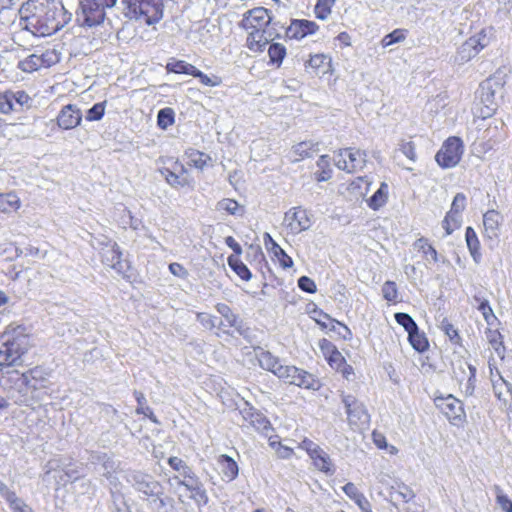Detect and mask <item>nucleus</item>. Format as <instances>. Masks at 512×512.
Masks as SVG:
<instances>
[{"mask_svg": "<svg viewBox=\"0 0 512 512\" xmlns=\"http://www.w3.org/2000/svg\"><path fill=\"white\" fill-rule=\"evenodd\" d=\"M169 271L176 277H179V278H182V279H185L188 277V271L187 269L179 264V263H171L169 265Z\"/></svg>", "mask_w": 512, "mask_h": 512, "instance_id": "obj_63", "label": "nucleus"}, {"mask_svg": "<svg viewBox=\"0 0 512 512\" xmlns=\"http://www.w3.org/2000/svg\"><path fill=\"white\" fill-rule=\"evenodd\" d=\"M501 222L500 214L495 210L487 211L483 216V225L485 231L490 238L497 235V231Z\"/></svg>", "mask_w": 512, "mask_h": 512, "instance_id": "obj_27", "label": "nucleus"}, {"mask_svg": "<svg viewBox=\"0 0 512 512\" xmlns=\"http://www.w3.org/2000/svg\"><path fill=\"white\" fill-rule=\"evenodd\" d=\"M174 123V111L171 108H164L158 112L157 124L160 128L166 129Z\"/></svg>", "mask_w": 512, "mask_h": 512, "instance_id": "obj_43", "label": "nucleus"}, {"mask_svg": "<svg viewBox=\"0 0 512 512\" xmlns=\"http://www.w3.org/2000/svg\"><path fill=\"white\" fill-rule=\"evenodd\" d=\"M168 463L172 469L179 472V474L183 477H189L191 474V469L186 465V463L178 457H170L168 459Z\"/></svg>", "mask_w": 512, "mask_h": 512, "instance_id": "obj_50", "label": "nucleus"}, {"mask_svg": "<svg viewBox=\"0 0 512 512\" xmlns=\"http://www.w3.org/2000/svg\"><path fill=\"white\" fill-rule=\"evenodd\" d=\"M95 240L99 246H103L101 253L103 264L111 267L117 274L128 277L130 265L121 259L122 253L117 243L107 238L103 240L96 238Z\"/></svg>", "mask_w": 512, "mask_h": 512, "instance_id": "obj_6", "label": "nucleus"}, {"mask_svg": "<svg viewBox=\"0 0 512 512\" xmlns=\"http://www.w3.org/2000/svg\"><path fill=\"white\" fill-rule=\"evenodd\" d=\"M20 25L34 36H50L71 20L60 0H27L20 9Z\"/></svg>", "mask_w": 512, "mask_h": 512, "instance_id": "obj_1", "label": "nucleus"}, {"mask_svg": "<svg viewBox=\"0 0 512 512\" xmlns=\"http://www.w3.org/2000/svg\"><path fill=\"white\" fill-rule=\"evenodd\" d=\"M367 153L356 148L340 149L335 155V165L347 173H357L364 169Z\"/></svg>", "mask_w": 512, "mask_h": 512, "instance_id": "obj_7", "label": "nucleus"}, {"mask_svg": "<svg viewBox=\"0 0 512 512\" xmlns=\"http://www.w3.org/2000/svg\"><path fill=\"white\" fill-rule=\"evenodd\" d=\"M255 357L257 358L261 368L270 371L274 374V371H278L281 367L279 358L272 355L269 351H264L261 348L254 349Z\"/></svg>", "mask_w": 512, "mask_h": 512, "instance_id": "obj_23", "label": "nucleus"}, {"mask_svg": "<svg viewBox=\"0 0 512 512\" xmlns=\"http://www.w3.org/2000/svg\"><path fill=\"white\" fill-rule=\"evenodd\" d=\"M268 55L270 62L279 67L286 56V48L280 43H273L269 46Z\"/></svg>", "mask_w": 512, "mask_h": 512, "instance_id": "obj_39", "label": "nucleus"}, {"mask_svg": "<svg viewBox=\"0 0 512 512\" xmlns=\"http://www.w3.org/2000/svg\"><path fill=\"white\" fill-rule=\"evenodd\" d=\"M241 413L244 420L257 430L264 431L270 426L267 418L252 407L244 408Z\"/></svg>", "mask_w": 512, "mask_h": 512, "instance_id": "obj_22", "label": "nucleus"}, {"mask_svg": "<svg viewBox=\"0 0 512 512\" xmlns=\"http://www.w3.org/2000/svg\"><path fill=\"white\" fill-rule=\"evenodd\" d=\"M399 150L401 151V153H403L411 161H415L416 160L415 147H414L412 142H403L400 145Z\"/></svg>", "mask_w": 512, "mask_h": 512, "instance_id": "obj_62", "label": "nucleus"}, {"mask_svg": "<svg viewBox=\"0 0 512 512\" xmlns=\"http://www.w3.org/2000/svg\"><path fill=\"white\" fill-rule=\"evenodd\" d=\"M121 4L125 17L147 26L159 23L164 15L163 0H122Z\"/></svg>", "mask_w": 512, "mask_h": 512, "instance_id": "obj_4", "label": "nucleus"}, {"mask_svg": "<svg viewBox=\"0 0 512 512\" xmlns=\"http://www.w3.org/2000/svg\"><path fill=\"white\" fill-rule=\"evenodd\" d=\"M461 219L452 214L447 213L444 220L442 221V226L446 231V235H450L453 233L455 229L460 226Z\"/></svg>", "mask_w": 512, "mask_h": 512, "instance_id": "obj_56", "label": "nucleus"}, {"mask_svg": "<svg viewBox=\"0 0 512 512\" xmlns=\"http://www.w3.org/2000/svg\"><path fill=\"white\" fill-rule=\"evenodd\" d=\"M13 111L17 112L18 109L15 107V104L11 102L10 90L0 92V113L7 115Z\"/></svg>", "mask_w": 512, "mask_h": 512, "instance_id": "obj_47", "label": "nucleus"}, {"mask_svg": "<svg viewBox=\"0 0 512 512\" xmlns=\"http://www.w3.org/2000/svg\"><path fill=\"white\" fill-rule=\"evenodd\" d=\"M290 385L311 390H317L319 388V382L314 378V376L299 368H297V372L294 374Z\"/></svg>", "mask_w": 512, "mask_h": 512, "instance_id": "obj_26", "label": "nucleus"}, {"mask_svg": "<svg viewBox=\"0 0 512 512\" xmlns=\"http://www.w3.org/2000/svg\"><path fill=\"white\" fill-rule=\"evenodd\" d=\"M394 317H395L396 322L399 325H401L408 334H410V332L417 329V327H418L416 322L413 320V318L407 313L399 312V313H396Z\"/></svg>", "mask_w": 512, "mask_h": 512, "instance_id": "obj_44", "label": "nucleus"}, {"mask_svg": "<svg viewBox=\"0 0 512 512\" xmlns=\"http://www.w3.org/2000/svg\"><path fill=\"white\" fill-rule=\"evenodd\" d=\"M117 0H81L77 12V22L81 26L93 27L105 19V9L111 8Z\"/></svg>", "mask_w": 512, "mask_h": 512, "instance_id": "obj_5", "label": "nucleus"}, {"mask_svg": "<svg viewBox=\"0 0 512 512\" xmlns=\"http://www.w3.org/2000/svg\"><path fill=\"white\" fill-rule=\"evenodd\" d=\"M342 402L345 405L349 424L356 429H364L369 425L370 415L363 403L353 395H343Z\"/></svg>", "mask_w": 512, "mask_h": 512, "instance_id": "obj_12", "label": "nucleus"}, {"mask_svg": "<svg viewBox=\"0 0 512 512\" xmlns=\"http://www.w3.org/2000/svg\"><path fill=\"white\" fill-rule=\"evenodd\" d=\"M435 406L447 417L453 425L464 423L466 414L462 402L452 394L437 396L434 399Z\"/></svg>", "mask_w": 512, "mask_h": 512, "instance_id": "obj_10", "label": "nucleus"}, {"mask_svg": "<svg viewBox=\"0 0 512 512\" xmlns=\"http://www.w3.org/2000/svg\"><path fill=\"white\" fill-rule=\"evenodd\" d=\"M463 154V142L458 137H449L436 153L435 160L442 168L455 167Z\"/></svg>", "mask_w": 512, "mask_h": 512, "instance_id": "obj_8", "label": "nucleus"}, {"mask_svg": "<svg viewBox=\"0 0 512 512\" xmlns=\"http://www.w3.org/2000/svg\"><path fill=\"white\" fill-rule=\"evenodd\" d=\"M0 496L3 497L8 504L14 501L18 496L11 491L7 485L0 480Z\"/></svg>", "mask_w": 512, "mask_h": 512, "instance_id": "obj_64", "label": "nucleus"}, {"mask_svg": "<svg viewBox=\"0 0 512 512\" xmlns=\"http://www.w3.org/2000/svg\"><path fill=\"white\" fill-rule=\"evenodd\" d=\"M17 67L21 71L26 72V73H32L34 71L41 69L38 52L33 53V54L29 55L28 57H26L24 60L19 61Z\"/></svg>", "mask_w": 512, "mask_h": 512, "instance_id": "obj_38", "label": "nucleus"}, {"mask_svg": "<svg viewBox=\"0 0 512 512\" xmlns=\"http://www.w3.org/2000/svg\"><path fill=\"white\" fill-rule=\"evenodd\" d=\"M480 103L484 108L481 109V116L483 118L490 117L497 109L496 91L493 89L491 81H485L479 92Z\"/></svg>", "mask_w": 512, "mask_h": 512, "instance_id": "obj_16", "label": "nucleus"}, {"mask_svg": "<svg viewBox=\"0 0 512 512\" xmlns=\"http://www.w3.org/2000/svg\"><path fill=\"white\" fill-rule=\"evenodd\" d=\"M414 248L422 252L428 262L437 263L439 256L436 249L429 244L428 239L421 237L414 242Z\"/></svg>", "mask_w": 512, "mask_h": 512, "instance_id": "obj_28", "label": "nucleus"}, {"mask_svg": "<svg viewBox=\"0 0 512 512\" xmlns=\"http://www.w3.org/2000/svg\"><path fill=\"white\" fill-rule=\"evenodd\" d=\"M217 211H225L229 215L242 216L244 213L243 207H241L237 201L230 198H225L217 202Z\"/></svg>", "mask_w": 512, "mask_h": 512, "instance_id": "obj_30", "label": "nucleus"}, {"mask_svg": "<svg viewBox=\"0 0 512 512\" xmlns=\"http://www.w3.org/2000/svg\"><path fill=\"white\" fill-rule=\"evenodd\" d=\"M192 76L198 78L203 85L208 87H216L222 83L220 77L216 75L208 76L197 68L195 69V72L193 73Z\"/></svg>", "mask_w": 512, "mask_h": 512, "instance_id": "obj_48", "label": "nucleus"}, {"mask_svg": "<svg viewBox=\"0 0 512 512\" xmlns=\"http://www.w3.org/2000/svg\"><path fill=\"white\" fill-rule=\"evenodd\" d=\"M318 151V143L313 141H303L293 146V153L299 156L295 160L311 157Z\"/></svg>", "mask_w": 512, "mask_h": 512, "instance_id": "obj_31", "label": "nucleus"}, {"mask_svg": "<svg viewBox=\"0 0 512 512\" xmlns=\"http://www.w3.org/2000/svg\"><path fill=\"white\" fill-rule=\"evenodd\" d=\"M272 22L270 11L264 7H256L246 11L240 27L247 32L246 46L252 52H262L273 39L268 27Z\"/></svg>", "mask_w": 512, "mask_h": 512, "instance_id": "obj_2", "label": "nucleus"}, {"mask_svg": "<svg viewBox=\"0 0 512 512\" xmlns=\"http://www.w3.org/2000/svg\"><path fill=\"white\" fill-rule=\"evenodd\" d=\"M388 200V185L381 183L378 190L368 200V206L373 210L383 207Z\"/></svg>", "mask_w": 512, "mask_h": 512, "instance_id": "obj_29", "label": "nucleus"}, {"mask_svg": "<svg viewBox=\"0 0 512 512\" xmlns=\"http://www.w3.org/2000/svg\"><path fill=\"white\" fill-rule=\"evenodd\" d=\"M496 502L505 512H512V501L503 493L500 486L495 485Z\"/></svg>", "mask_w": 512, "mask_h": 512, "instance_id": "obj_51", "label": "nucleus"}, {"mask_svg": "<svg viewBox=\"0 0 512 512\" xmlns=\"http://www.w3.org/2000/svg\"><path fill=\"white\" fill-rule=\"evenodd\" d=\"M166 69L172 73L193 75L196 67L186 61L172 59L167 63Z\"/></svg>", "mask_w": 512, "mask_h": 512, "instance_id": "obj_32", "label": "nucleus"}, {"mask_svg": "<svg viewBox=\"0 0 512 512\" xmlns=\"http://www.w3.org/2000/svg\"><path fill=\"white\" fill-rule=\"evenodd\" d=\"M21 200L15 192L0 193V212L12 214L21 207Z\"/></svg>", "mask_w": 512, "mask_h": 512, "instance_id": "obj_25", "label": "nucleus"}, {"mask_svg": "<svg viewBox=\"0 0 512 512\" xmlns=\"http://www.w3.org/2000/svg\"><path fill=\"white\" fill-rule=\"evenodd\" d=\"M274 256L278 259L280 265L284 269L291 268L293 266L292 258L289 255H287L283 249L278 250V252L275 253Z\"/></svg>", "mask_w": 512, "mask_h": 512, "instance_id": "obj_61", "label": "nucleus"}, {"mask_svg": "<svg viewBox=\"0 0 512 512\" xmlns=\"http://www.w3.org/2000/svg\"><path fill=\"white\" fill-rule=\"evenodd\" d=\"M453 373L462 391L466 396H471L475 390L476 367L464 360H460L454 366Z\"/></svg>", "mask_w": 512, "mask_h": 512, "instance_id": "obj_13", "label": "nucleus"}, {"mask_svg": "<svg viewBox=\"0 0 512 512\" xmlns=\"http://www.w3.org/2000/svg\"><path fill=\"white\" fill-rule=\"evenodd\" d=\"M485 44L481 43L478 36L470 37L458 49L457 59L460 62H467L475 57L483 48Z\"/></svg>", "mask_w": 512, "mask_h": 512, "instance_id": "obj_20", "label": "nucleus"}, {"mask_svg": "<svg viewBox=\"0 0 512 512\" xmlns=\"http://www.w3.org/2000/svg\"><path fill=\"white\" fill-rule=\"evenodd\" d=\"M159 172L172 187H184L189 183L187 178L182 176L186 173V169L184 165L178 161L173 163L172 168L164 167L161 168Z\"/></svg>", "mask_w": 512, "mask_h": 512, "instance_id": "obj_17", "label": "nucleus"}, {"mask_svg": "<svg viewBox=\"0 0 512 512\" xmlns=\"http://www.w3.org/2000/svg\"><path fill=\"white\" fill-rule=\"evenodd\" d=\"M134 396L138 403L136 413L143 414V415L147 416L150 420H152L154 423H158V420H157L156 416L154 415L152 409L148 406H145L146 399H145L144 394L139 391H134Z\"/></svg>", "mask_w": 512, "mask_h": 512, "instance_id": "obj_40", "label": "nucleus"}, {"mask_svg": "<svg viewBox=\"0 0 512 512\" xmlns=\"http://www.w3.org/2000/svg\"><path fill=\"white\" fill-rule=\"evenodd\" d=\"M10 98L18 111L24 107L30 108L32 105V98L23 90H18L16 92L10 90Z\"/></svg>", "mask_w": 512, "mask_h": 512, "instance_id": "obj_37", "label": "nucleus"}, {"mask_svg": "<svg viewBox=\"0 0 512 512\" xmlns=\"http://www.w3.org/2000/svg\"><path fill=\"white\" fill-rule=\"evenodd\" d=\"M216 310L223 318L221 325H223L224 327H232L240 335H245V328L242 320L238 317V315L233 313V311L228 305L224 303H218L216 305Z\"/></svg>", "mask_w": 512, "mask_h": 512, "instance_id": "obj_18", "label": "nucleus"}, {"mask_svg": "<svg viewBox=\"0 0 512 512\" xmlns=\"http://www.w3.org/2000/svg\"><path fill=\"white\" fill-rule=\"evenodd\" d=\"M269 445L275 450V452H276V454L278 455L279 458L288 459L293 454V449L292 448L283 445L279 441H275V440H271L270 439Z\"/></svg>", "mask_w": 512, "mask_h": 512, "instance_id": "obj_55", "label": "nucleus"}, {"mask_svg": "<svg viewBox=\"0 0 512 512\" xmlns=\"http://www.w3.org/2000/svg\"><path fill=\"white\" fill-rule=\"evenodd\" d=\"M186 155L189 160V164L201 170L208 164L209 161H211V157L208 154L195 149L187 150Z\"/></svg>", "mask_w": 512, "mask_h": 512, "instance_id": "obj_33", "label": "nucleus"}, {"mask_svg": "<svg viewBox=\"0 0 512 512\" xmlns=\"http://www.w3.org/2000/svg\"><path fill=\"white\" fill-rule=\"evenodd\" d=\"M466 243L468 246V249L475 261H478L481 254L479 252L480 243L478 240V237L475 233V231L471 227H467L466 233H465Z\"/></svg>", "mask_w": 512, "mask_h": 512, "instance_id": "obj_34", "label": "nucleus"}, {"mask_svg": "<svg viewBox=\"0 0 512 512\" xmlns=\"http://www.w3.org/2000/svg\"><path fill=\"white\" fill-rule=\"evenodd\" d=\"M127 481L136 491L146 496L148 502L155 496H160L159 494L163 490V486L159 481L152 475L141 471H132L128 475Z\"/></svg>", "mask_w": 512, "mask_h": 512, "instance_id": "obj_9", "label": "nucleus"}, {"mask_svg": "<svg viewBox=\"0 0 512 512\" xmlns=\"http://www.w3.org/2000/svg\"><path fill=\"white\" fill-rule=\"evenodd\" d=\"M299 448L307 452L317 470L327 475L334 474L335 466L330 456L318 444L305 438L299 443Z\"/></svg>", "mask_w": 512, "mask_h": 512, "instance_id": "obj_11", "label": "nucleus"}, {"mask_svg": "<svg viewBox=\"0 0 512 512\" xmlns=\"http://www.w3.org/2000/svg\"><path fill=\"white\" fill-rule=\"evenodd\" d=\"M284 224L293 234H299L310 228L311 220L307 211L298 207L286 212Z\"/></svg>", "mask_w": 512, "mask_h": 512, "instance_id": "obj_14", "label": "nucleus"}, {"mask_svg": "<svg viewBox=\"0 0 512 512\" xmlns=\"http://www.w3.org/2000/svg\"><path fill=\"white\" fill-rule=\"evenodd\" d=\"M113 510L112 512H132L127 505L123 494L112 492Z\"/></svg>", "mask_w": 512, "mask_h": 512, "instance_id": "obj_54", "label": "nucleus"}, {"mask_svg": "<svg viewBox=\"0 0 512 512\" xmlns=\"http://www.w3.org/2000/svg\"><path fill=\"white\" fill-rule=\"evenodd\" d=\"M466 207V196L463 193H457L452 201L451 209L448 212L461 219V212Z\"/></svg>", "mask_w": 512, "mask_h": 512, "instance_id": "obj_46", "label": "nucleus"}, {"mask_svg": "<svg viewBox=\"0 0 512 512\" xmlns=\"http://www.w3.org/2000/svg\"><path fill=\"white\" fill-rule=\"evenodd\" d=\"M104 458L105 460L103 462V468L105 471L103 472V476L112 484L113 481L116 479L113 474L119 468V463H117L112 458L107 457L106 455L104 456Z\"/></svg>", "mask_w": 512, "mask_h": 512, "instance_id": "obj_49", "label": "nucleus"}, {"mask_svg": "<svg viewBox=\"0 0 512 512\" xmlns=\"http://www.w3.org/2000/svg\"><path fill=\"white\" fill-rule=\"evenodd\" d=\"M12 512H35L34 509L28 505L23 499L17 497L9 504Z\"/></svg>", "mask_w": 512, "mask_h": 512, "instance_id": "obj_59", "label": "nucleus"}, {"mask_svg": "<svg viewBox=\"0 0 512 512\" xmlns=\"http://www.w3.org/2000/svg\"><path fill=\"white\" fill-rule=\"evenodd\" d=\"M197 320L206 329H210L211 330V329H214L217 326V324H216L217 318L215 316H212L211 314H208V313H204V312L198 313L197 314Z\"/></svg>", "mask_w": 512, "mask_h": 512, "instance_id": "obj_58", "label": "nucleus"}, {"mask_svg": "<svg viewBox=\"0 0 512 512\" xmlns=\"http://www.w3.org/2000/svg\"><path fill=\"white\" fill-rule=\"evenodd\" d=\"M228 264L241 279L248 281L251 278L250 270L237 256H229Z\"/></svg>", "mask_w": 512, "mask_h": 512, "instance_id": "obj_35", "label": "nucleus"}, {"mask_svg": "<svg viewBox=\"0 0 512 512\" xmlns=\"http://www.w3.org/2000/svg\"><path fill=\"white\" fill-rule=\"evenodd\" d=\"M160 496H155L149 501L150 507L156 512H180L175 507L173 498L164 494V489L161 490Z\"/></svg>", "mask_w": 512, "mask_h": 512, "instance_id": "obj_24", "label": "nucleus"}, {"mask_svg": "<svg viewBox=\"0 0 512 512\" xmlns=\"http://www.w3.org/2000/svg\"><path fill=\"white\" fill-rule=\"evenodd\" d=\"M318 26L315 22L308 20H293L286 30V35L290 39H302L308 34L316 31Z\"/></svg>", "mask_w": 512, "mask_h": 512, "instance_id": "obj_19", "label": "nucleus"}, {"mask_svg": "<svg viewBox=\"0 0 512 512\" xmlns=\"http://www.w3.org/2000/svg\"><path fill=\"white\" fill-rule=\"evenodd\" d=\"M29 349V338L20 326L7 328L1 336L0 368L16 366Z\"/></svg>", "mask_w": 512, "mask_h": 512, "instance_id": "obj_3", "label": "nucleus"}, {"mask_svg": "<svg viewBox=\"0 0 512 512\" xmlns=\"http://www.w3.org/2000/svg\"><path fill=\"white\" fill-rule=\"evenodd\" d=\"M106 102H98L87 110L85 118L87 121H99L105 113Z\"/></svg>", "mask_w": 512, "mask_h": 512, "instance_id": "obj_45", "label": "nucleus"}, {"mask_svg": "<svg viewBox=\"0 0 512 512\" xmlns=\"http://www.w3.org/2000/svg\"><path fill=\"white\" fill-rule=\"evenodd\" d=\"M406 38V31L403 29H395L391 33L384 36L381 41L383 47H389L395 43H400Z\"/></svg>", "mask_w": 512, "mask_h": 512, "instance_id": "obj_42", "label": "nucleus"}, {"mask_svg": "<svg viewBox=\"0 0 512 512\" xmlns=\"http://www.w3.org/2000/svg\"><path fill=\"white\" fill-rule=\"evenodd\" d=\"M81 121V110L74 104L64 106L57 116V125L64 130L73 129L79 126Z\"/></svg>", "mask_w": 512, "mask_h": 512, "instance_id": "obj_15", "label": "nucleus"}, {"mask_svg": "<svg viewBox=\"0 0 512 512\" xmlns=\"http://www.w3.org/2000/svg\"><path fill=\"white\" fill-rule=\"evenodd\" d=\"M408 340L412 347L418 352H424L428 349V340L424 333L419 332L418 327L408 334Z\"/></svg>", "mask_w": 512, "mask_h": 512, "instance_id": "obj_36", "label": "nucleus"}, {"mask_svg": "<svg viewBox=\"0 0 512 512\" xmlns=\"http://www.w3.org/2000/svg\"><path fill=\"white\" fill-rule=\"evenodd\" d=\"M296 372L297 367L295 366L281 365V367L278 368V371H274V375H276L279 379L283 380L285 383L290 384Z\"/></svg>", "mask_w": 512, "mask_h": 512, "instance_id": "obj_52", "label": "nucleus"}, {"mask_svg": "<svg viewBox=\"0 0 512 512\" xmlns=\"http://www.w3.org/2000/svg\"><path fill=\"white\" fill-rule=\"evenodd\" d=\"M40 67L48 68L56 64L60 60L59 53L55 49H47L38 53Z\"/></svg>", "mask_w": 512, "mask_h": 512, "instance_id": "obj_41", "label": "nucleus"}, {"mask_svg": "<svg viewBox=\"0 0 512 512\" xmlns=\"http://www.w3.org/2000/svg\"><path fill=\"white\" fill-rule=\"evenodd\" d=\"M217 463L225 481L230 482L238 476V465L231 457L222 454L217 458Z\"/></svg>", "mask_w": 512, "mask_h": 512, "instance_id": "obj_21", "label": "nucleus"}, {"mask_svg": "<svg viewBox=\"0 0 512 512\" xmlns=\"http://www.w3.org/2000/svg\"><path fill=\"white\" fill-rule=\"evenodd\" d=\"M440 328L453 343H460L461 338L459 336L458 330L448 320L444 319L441 322Z\"/></svg>", "mask_w": 512, "mask_h": 512, "instance_id": "obj_53", "label": "nucleus"}, {"mask_svg": "<svg viewBox=\"0 0 512 512\" xmlns=\"http://www.w3.org/2000/svg\"><path fill=\"white\" fill-rule=\"evenodd\" d=\"M383 297L387 301H395L398 296L396 283L392 281H386L382 286Z\"/></svg>", "mask_w": 512, "mask_h": 512, "instance_id": "obj_57", "label": "nucleus"}, {"mask_svg": "<svg viewBox=\"0 0 512 512\" xmlns=\"http://www.w3.org/2000/svg\"><path fill=\"white\" fill-rule=\"evenodd\" d=\"M298 286L301 290L307 293H315L317 289L315 282L307 276H302L299 278Z\"/></svg>", "mask_w": 512, "mask_h": 512, "instance_id": "obj_60", "label": "nucleus"}]
</instances>
